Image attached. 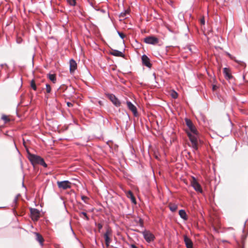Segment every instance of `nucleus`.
Here are the masks:
<instances>
[{
  "label": "nucleus",
  "instance_id": "15",
  "mask_svg": "<svg viewBox=\"0 0 248 248\" xmlns=\"http://www.w3.org/2000/svg\"><path fill=\"white\" fill-rule=\"evenodd\" d=\"M126 196L128 198L130 199L132 203L136 204V200L135 198L134 197L132 192L131 191H128L126 193Z\"/></svg>",
  "mask_w": 248,
  "mask_h": 248
},
{
  "label": "nucleus",
  "instance_id": "25",
  "mask_svg": "<svg viewBox=\"0 0 248 248\" xmlns=\"http://www.w3.org/2000/svg\"><path fill=\"white\" fill-rule=\"evenodd\" d=\"M70 5L75 6L76 4V0H67Z\"/></svg>",
  "mask_w": 248,
  "mask_h": 248
},
{
  "label": "nucleus",
  "instance_id": "20",
  "mask_svg": "<svg viewBox=\"0 0 248 248\" xmlns=\"http://www.w3.org/2000/svg\"><path fill=\"white\" fill-rule=\"evenodd\" d=\"M47 76H48V78L51 81H52L53 83H55L56 82V78L55 75L49 74Z\"/></svg>",
  "mask_w": 248,
  "mask_h": 248
},
{
  "label": "nucleus",
  "instance_id": "32",
  "mask_svg": "<svg viewBox=\"0 0 248 248\" xmlns=\"http://www.w3.org/2000/svg\"><path fill=\"white\" fill-rule=\"evenodd\" d=\"M67 105L69 107H71L73 106L72 103L69 102H67Z\"/></svg>",
  "mask_w": 248,
  "mask_h": 248
},
{
  "label": "nucleus",
  "instance_id": "12",
  "mask_svg": "<svg viewBox=\"0 0 248 248\" xmlns=\"http://www.w3.org/2000/svg\"><path fill=\"white\" fill-rule=\"evenodd\" d=\"M184 241L186 248H193V244L192 241L186 235L184 236Z\"/></svg>",
  "mask_w": 248,
  "mask_h": 248
},
{
  "label": "nucleus",
  "instance_id": "4",
  "mask_svg": "<svg viewBox=\"0 0 248 248\" xmlns=\"http://www.w3.org/2000/svg\"><path fill=\"white\" fill-rule=\"evenodd\" d=\"M112 230L110 228H108L107 230L104 233V236L105 241V244L107 247H109L110 243L111 242L110 237L112 236Z\"/></svg>",
  "mask_w": 248,
  "mask_h": 248
},
{
  "label": "nucleus",
  "instance_id": "30",
  "mask_svg": "<svg viewBox=\"0 0 248 248\" xmlns=\"http://www.w3.org/2000/svg\"><path fill=\"white\" fill-rule=\"evenodd\" d=\"M171 95L173 98H176L177 97V93L175 92H174L173 93H172Z\"/></svg>",
  "mask_w": 248,
  "mask_h": 248
},
{
  "label": "nucleus",
  "instance_id": "28",
  "mask_svg": "<svg viewBox=\"0 0 248 248\" xmlns=\"http://www.w3.org/2000/svg\"><path fill=\"white\" fill-rule=\"evenodd\" d=\"M118 34H119V36L122 39H124V38L125 37V35L123 34L122 32H121L119 31H117Z\"/></svg>",
  "mask_w": 248,
  "mask_h": 248
},
{
  "label": "nucleus",
  "instance_id": "36",
  "mask_svg": "<svg viewBox=\"0 0 248 248\" xmlns=\"http://www.w3.org/2000/svg\"><path fill=\"white\" fill-rule=\"evenodd\" d=\"M215 88H216V86H213V90H215Z\"/></svg>",
  "mask_w": 248,
  "mask_h": 248
},
{
  "label": "nucleus",
  "instance_id": "26",
  "mask_svg": "<svg viewBox=\"0 0 248 248\" xmlns=\"http://www.w3.org/2000/svg\"><path fill=\"white\" fill-rule=\"evenodd\" d=\"M46 90L47 93H50L51 92V87L49 84H46Z\"/></svg>",
  "mask_w": 248,
  "mask_h": 248
},
{
  "label": "nucleus",
  "instance_id": "31",
  "mask_svg": "<svg viewBox=\"0 0 248 248\" xmlns=\"http://www.w3.org/2000/svg\"><path fill=\"white\" fill-rule=\"evenodd\" d=\"M97 227H98L99 230H101L102 228V227H103L102 225L101 224H100V223H98L97 225Z\"/></svg>",
  "mask_w": 248,
  "mask_h": 248
},
{
  "label": "nucleus",
  "instance_id": "1",
  "mask_svg": "<svg viewBox=\"0 0 248 248\" xmlns=\"http://www.w3.org/2000/svg\"><path fill=\"white\" fill-rule=\"evenodd\" d=\"M185 121L188 128V130L186 131V133L191 142L190 146L194 150H197L198 149V139L199 137L198 132L191 120L186 119Z\"/></svg>",
  "mask_w": 248,
  "mask_h": 248
},
{
  "label": "nucleus",
  "instance_id": "18",
  "mask_svg": "<svg viewBox=\"0 0 248 248\" xmlns=\"http://www.w3.org/2000/svg\"><path fill=\"white\" fill-rule=\"evenodd\" d=\"M34 234L36 235V240L39 242L41 246H43L44 239L42 236L37 232H35Z\"/></svg>",
  "mask_w": 248,
  "mask_h": 248
},
{
  "label": "nucleus",
  "instance_id": "34",
  "mask_svg": "<svg viewBox=\"0 0 248 248\" xmlns=\"http://www.w3.org/2000/svg\"><path fill=\"white\" fill-rule=\"evenodd\" d=\"M18 196L17 195V196H16L15 197V199H14V202H17V199H18Z\"/></svg>",
  "mask_w": 248,
  "mask_h": 248
},
{
  "label": "nucleus",
  "instance_id": "2",
  "mask_svg": "<svg viewBox=\"0 0 248 248\" xmlns=\"http://www.w3.org/2000/svg\"><path fill=\"white\" fill-rule=\"evenodd\" d=\"M28 157L31 164L34 166L36 164H40V162L43 159L40 156L32 154L28 151Z\"/></svg>",
  "mask_w": 248,
  "mask_h": 248
},
{
  "label": "nucleus",
  "instance_id": "16",
  "mask_svg": "<svg viewBox=\"0 0 248 248\" xmlns=\"http://www.w3.org/2000/svg\"><path fill=\"white\" fill-rule=\"evenodd\" d=\"M179 215L180 217L185 220H186L187 219V215L186 214V211L184 210H180L179 211Z\"/></svg>",
  "mask_w": 248,
  "mask_h": 248
},
{
  "label": "nucleus",
  "instance_id": "19",
  "mask_svg": "<svg viewBox=\"0 0 248 248\" xmlns=\"http://www.w3.org/2000/svg\"><path fill=\"white\" fill-rule=\"evenodd\" d=\"M129 15L128 10H124V12H122L120 15V17H123L124 18H126L128 17V15Z\"/></svg>",
  "mask_w": 248,
  "mask_h": 248
},
{
  "label": "nucleus",
  "instance_id": "14",
  "mask_svg": "<svg viewBox=\"0 0 248 248\" xmlns=\"http://www.w3.org/2000/svg\"><path fill=\"white\" fill-rule=\"evenodd\" d=\"M223 73L227 79H231L232 78V76L230 73L229 69L226 67L223 68Z\"/></svg>",
  "mask_w": 248,
  "mask_h": 248
},
{
  "label": "nucleus",
  "instance_id": "33",
  "mask_svg": "<svg viewBox=\"0 0 248 248\" xmlns=\"http://www.w3.org/2000/svg\"><path fill=\"white\" fill-rule=\"evenodd\" d=\"M201 23L202 25H204L205 24V20L203 18L201 19Z\"/></svg>",
  "mask_w": 248,
  "mask_h": 248
},
{
  "label": "nucleus",
  "instance_id": "10",
  "mask_svg": "<svg viewBox=\"0 0 248 248\" xmlns=\"http://www.w3.org/2000/svg\"><path fill=\"white\" fill-rule=\"evenodd\" d=\"M142 62L143 65L148 67H151L152 64L150 63V59L146 55H143L141 57Z\"/></svg>",
  "mask_w": 248,
  "mask_h": 248
},
{
  "label": "nucleus",
  "instance_id": "23",
  "mask_svg": "<svg viewBox=\"0 0 248 248\" xmlns=\"http://www.w3.org/2000/svg\"><path fill=\"white\" fill-rule=\"evenodd\" d=\"M170 209L172 212L175 211L177 209V206L176 205H172L170 206Z\"/></svg>",
  "mask_w": 248,
  "mask_h": 248
},
{
  "label": "nucleus",
  "instance_id": "13",
  "mask_svg": "<svg viewBox=\"0 0 248 248\" xmlns=\"http://www.w3.org/2000/svg\"><path fill=\"white\" fill-rule=\"evenodd\" d=\"M70 63V71L71 73L73 72L77 68V63L73 59H71L69 62Z\"/></svg>",
  "mask_w": 248,
  "mask_h": 248
},
{
  "label": "nucleus",
  "instance_id": "37",
  "mask_svg": "<svg viewBox=\"0 0 248 248\" xmlns=\"http://www.w3.org/2000/svg\"><path fill=\"white\" fill-rule=\"evenodd\" d=\"M227 54H228V56H229L230 57H231V54H229V53H227Z\"/></svg>",
  "mask_w": 248,
  "mask_h": 248
},
{
  "label": "nucleus",
  "instance_id": "21",
  "mask_svg": "<svg viewBox=\"0 0 248 248\" xmlns=\"http://www.w3.org/2000/svg\"><path fill=\"white\" fill-rule=\"evenodd\" d=\"M79 216L81 217H82V216H83L84 219H86V220H88L89 219L86 213L84 212H82L80 213Z\"/></svg>",
  "mask_w": 248,
  "mask_h": 248
},
{
  "label": "nucleus",
  "instance_id": "24",
  "mask_svg": "<svg viewBox=\"0 0 248 248\" xmlns=\"http://www.w3.org/2000/svg\"><path fill=\"white\" fill-rule=\"evenodd\" d=\"M1 119L4 121L5 123L9 122L10 120L8 117L5 115L2 116Z\"/></svg>",
  "mask_w": 248,
  "mask_h": 248
},
{
  "label": "nucleus",
  "instance_id": "6",
  "mask_svg": "<svg viewBox=\"0 0 248 248\" xmlns=\"http://www.w3.org/2000/svg\"><path fill=\"white\" fill-rule=\"evenodd\" d=\"M71 183L68 181H63L61 182L58 181L57 185L60 188L66 189L71 187Z\"/></svg>",
  "mask_w": 248,
  "mask_h": 248
},
{
  "label": "nucleus",
  "instance_id": "3",
  "mask_svg": "<svg viewBox=\"0 0 248 248\" xmlns=\"http://www.w3.org/2000/svg\"><path fill=\"white\" fill-rule=\"evenodd\" d=\"M142 234L148 243L153 242L155 238L154 235L149 231L145 230L142 232Z\"/></svg>",
  "mask_w": 248,
  "mask_h": 248
},
{
  "label": "nucleus",
  "instance_id": "9",
  "mask_svg": "<svg viewBox=\"0 0 248 248\" xmlns=\"http://www.w3.org/2000/svg\"><path fill=\"white\" fill-rule=\"evenodd\" d=\"M108 98L112 102V103L117 107L120 106L121 103L116 96L113 94H108Z\"/></svg>",
  "mask_w": 248,
  "mask_h": 248
},
{
  "label": "nucleus",
  "instance_id": "22",
  "mask_svg": "<svg viewBox=\"0 0 248 248\" xmlns=\"http://www.w3.org/2000/svg\"><path fill=\"white\" fill-rule=\"evenodd\" d=\"M31 86L34 90H36V86L34 80H32L31 82Z\"/></svg>",
  "mask_w": 248,
  "mask_h": 248
},
{
  "label": "nucleus",
  "instance_id": "27",
  "mask_svg": "<svg viewBox=\"0 0 248 248\" xmlns=\"http://www.w3.org/2000/svg\"><path fill=\"white\" fill-rule=\"evenodd\" d=\"M81 199L84 201V202L87 203V201L89 199V198L85 196H81Z\"/></svg>",
  "mask_w": 248,
  "mask_h": 248
},
{
  "label": "nucleus",
  "instance_id": "11",
  "mask_svg": "<svg viewBox=\"0 0 248 248\" xmlns=\"http://www.w3.org/2000/svg\"><path fill=\"white\" fill-rule=\"evenodd\" d=\"M126 104L129 109L133 112L135 116H137V110L136 107L130 101H126Z\"/></svg>",
  "mask_w": 248,
  "mask_h": 248
},
{
  "label": "nucleus",
  "instance_id": "5",
  "mask_svg": "<svg viewBox=\"0 0 248 248\" xmlns=\"http://www.w3.org/2000/svg\"><path fill=\"white\" fill-rule=\"evenodd\" d=\"M191 185L197 192L202 193V190L201 187V185L197 182L196 178L194 177H192V180L191 181Z\"/></svg>",
  "mask_w": 248,
  "mask_h": 248
},
{
  "label": "nucleus",
  "instance_id": "35",
  "mask_svg": "<svg viewBox=\"0 0 248 248\" xmlns=\"http://www.w3.org/2000/svg\"><path fill=\"white\" fill-rule=\"evenodd\" d=\"M130 247L131 248H138L135 245H131Z\"/></svg>",
  "mask_w": 248,
  "mask_h": 248
},
{
  "label": "nucleus",
  "instance_id": "17",
  "mask_svg": "<svg viewBox=\"0 0 248 248\" xmlns=\"http://www.w3.org/2000/svg\"><path fill=\"white\" fill-rule=\"evenodd\" d=\"M111 54L117 57H124L123 53L119 50H112V51L110 52Z\"/></svg>",
  "mask_w": 248,
  "mask_h": 248
},
{
  "label": "nucleus",
  "instance_id": "29",
  "mask_svg": "<svg viewBox=\"0 0 248 248\" xmlns=\"http://www.w3.org/2000/svg\"><path fill=\"white\" fill-rule=\"evenodd\" d=\"M40 165L43 166V167L46 168L47 167V164L45 162L44 160L43 159L41 162H40Z\"/></svg>",
  "mask_w": 248,
  "mask_h": 248
},
{
  "label": "nucleus",
  "instance_id": "8",
  "mask_svg": "<svg viewBox=\"0 0 248 248\" xmlns=\"http://www.w3.org/2000/svg\"><path fill=\"white\" fill-rule=\"evenodd\" d=\"M31 217L33 220H37L40 217V212L38 210L35 208L30 209Z\"/></svg>",
  "mask_w": 248,
  "mask_h": 248
},
{
  "label": "nucleus",
  "instance_id": "7",
  "mask_svg": "<svg viewBox=\"0 0 248 248\" xmlns=\"http://www.w3.org/2000/svg\"><path fill=\"white\" fill-rule=\"evenodd\" d=\"M145 43L151 45H155L158 43V39L154 36H148L144 38Z\"/></svg>",
  "mask_w": 248,
  "mask_h": 248
}]
</instances>
